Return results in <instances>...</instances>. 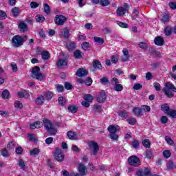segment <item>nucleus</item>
I'll return each instance as SVG.
<instances>
[{
    "label": "nucleus",
    "mask_w": 176,
    "mask_h": 176,
    "mask_svg": "<svg viewBox=\"0 0 176 176\" xmlns=\"http://www.w3.org/2000/svg\"><path fill=\"white\" fill-rule=\"evenodd\" d=\"M142 144L144 148H151V140L149 139H144L142 141Z\"/></svg>",
    "instance_id": "38"
},
{
    "label": "nucleus",
    "mask_w": 176,
    "mask_h": 176,
    "mask_svg": "<svg viewBox=\"0 0 176 176\" xmlns=\"http://www.w3.org/2000/svg\"><path fill=\"white\" fill-rule=\"evenodd\" d=\"M165 87L166 88H163L162 91L164 93V95L168 98H173L174 97V94L176 93V87L173 85V83L168 82L165 83ZM173 91V93L171 91Z\"/></svg>",
    "instance_id": "2"
},
{
    "label": "nucleus",
    "mask_w": 176,
    "mask_h": 176,
    "mask_svg": "<svg viewBox=\"0 0 176 176\" xmlns=\"http://www.w3.org/2000/svg\"><path fill=\"white\" fill-rule=\"evenodd\" d=\"M58 104H60L61 107H64L65 105V102H67V100L64 97L60 96L58 98Z\"/></svg>",
    "instance_id": "49"
},
{
    "label": "nucleus",
    "mask_w": 176,
    "mask_h": 176,
    "mask_svg": "<svg viewBox=\"0 0 176 176\" xmlns=\"http://www.w3.org/2000/svg\"><path fill=\"white\" fill-rule=\"evenodd\" d=\"M11 12L14 17H19L20 14V8L19 7H14L11 10Z\"/></svg>",
    "instance_id": "31"
},
{
    "label": "nucleus",
    "mask_w": 176,
    "mask_h": 176,
    "mask_svg": "<svg viewBox=\"0 0 176 176\" xmlns=\"http://www.w3.org/2000/svg\"><path fill=\"white\" fill-rule=\"evenodd\" d=\"M132 89L133 90H141V89H142V85L140 83H135Z\"/></svg>",
    "instance_id": "63"
},
{
    "label": "nucleus",
    "mask_w": 176,
    "mask_h": 176,
    "mask_svg": "<svg viewBox=\"0 0 176 176\" xmlns=\"http://www.w3.org/2000/svg\"><path fill=\"white\" fill-rule=\"evenodd\" d=\"M118 115L120 118H129V113L126 111H119Z\"/></svg>",
    "instance_id": "56"
},
{
    "label": "nucleus",
    "mask_w": 176,
    "mask_h": 176,
    "mask_svg": "<svg viewBox=\"0 0 176 176\" xmlns=\"http://www.w3.org/2000/svg\"><path fill=\"white\" fill-rule=\"evenodd\" d=\"M131 145H132V148L137 149V148L140 146V142L137 140H135L131 142Z\"/></svg>",
    "instance_id": "55"
},
{
    "label": "nucleus",
    "mask_w": 176,
    "mask_h": 176,
    "mask_svg": "<svg viewBox=\"0 0 176 176\" xmlns=\"http://www.w3.org/2000/svg\"><path fill=\"white\" fill-rule=\"evenodd\" d=\"M1 96L2 98H3L4 100H9V98H10V93L8 89H5L4 91H3Z\"/></svg>",
    "instance_id": "33"
},
{
    "label": "nucleus",
    "mask_w": 176,
    "mask_h": 176,
    "mask_svg": "<svg viewBox=\"0 0 176 176\" xmlns=\"http://www.w3.org/2000/svg\"><path fill=\"white\" fill-rule=\"evenodd\" d=\"M107 100V94L105 92H100L98 97L96 98L97 102H105Z\"/></svg>",
    "instance_id": "14"
},
{
    "label": "nucleus",
    "mask_w": 176,
    "mask_h": 176,
    "mask_svg": "<svg viewBox=\"0 0 176 176\" xmlns=\"http://www.w3.org/2000/svg\"><path fill=\"white\" fill-rule=\"evenodd\" d=\"M139 47L142 49V50H148V45L144 42H140L138 43Z\"/></svg>",
    "instance_id": "50"
},
{
    "label": "nucleus",
    "mask_w": 176,
    "mask_h": 176,
    "mask_svg": "<svg viewBox=\"0 0 176 176\" xmlns=\"http://www.w3.org/2000/svg\"><path fill=\"white\" fill-rule=\"evenodd\" d=\"M167 115L168 116H170V118H173V119H176V110L175 109L170 110Z\"/></svg>",
    "instance_id": "59"
},
{
    "label": "nucleus",
    "mask_w": 176,
    "mask_h": 176,
    "mask_svg": "<svg viewBox=\"0 0 176 176\" xmlns=\"http://www.w3.org/2000/svg\"><path fill=\"white\" fill-rule=\"evenodd\" d=\"M74 58H76V60H79L80 58H83V52H82L80 50H76L74 52Z\"/></svg>",
    "instance_id": "22"
},
{
    "label": "nucleus",
    "mask_w": 176,
    "mask_h": 176,
    "mask_svg": "<svg viewBox=\"0 0 176 176\" xmlns=\"http://www.w3.org/2000/svg\"><path fill=\"white\" fill-rule=\"evenodd\" d=\"M168 170H173L174 168V162L173 161H169L166 164Z\"/></svg>",
    "instance_id": "64"
},
{
    "label": "nucleus",
    "mask_w": 176,
    "mask_h": 176,
    "mask_svg": "<svg viewBox=\"0 0 176 176\" xmlns=\"http://www.w3.org/2000/svg\"><path fill=\"white\" fill-rule=\"evenodd\" d=\"M66 47L69 52H72V50L76 49V44H75V42H69L66 44Z\"/></svg>",
    "instance_id": "24"
},
{
    "label": "nucleus",
    "mask_w": 176,
    "mask_h": 176,
    "mask_svg": "<svg viewBox=\"0 0 176 176\" xmlns=\"http://www.w3.org/2000/svg\"><path fill=\"white\" fill-rule=\"evenodd\" d=\"M102 111V107L101 105H95L94 107V111L95 113H100Z\"/></svg>",
    "instance_id": "52"
},
{
    "label": "nucleus",
    "mask_w": 176,
    "mask_h": 176,
    "mask_svg": "<svg viewBox=\"0 0 176 176\" xmlns=\"http://www.w3.org/2000/svg\"><path fill=\"white\" fill-rule=\"evenodd\" d=\"M161 21L164 24H166V23H168V21H170V14L167 13H164L162 15Z\"/></svg>",
    "instance_id": "25"
},
{
    "label": "nucleus",
    "mask_w": 176,
    "mask_h": 176,
    "mask_svg": "<svg viewBox=\"0 0 176 176\" xmlns=\"http://www.w3.org/2000/svg\"><path fill=\"white\" fill-rule=\"evenodd\" d=\"M14 105L17 109H21L23 108V103L19 100L15 101Z\"/></svg>",
    "instance_id": "60"
},
{
    "label": "nucleus",
    "mask_w": 176,
    "mask_h": 176,
    "mask_svg": "<svg viewBox=\"0 0 176 176\" xmlns=\"http://www.w3.org/2000/svg\"><path fill=\"white\" fill-rule=\"evenodd\" d=\"M67 109L69 112H71L72 113H76V112H78V107L75 106V104L69 105L67 107Z\"/></svg>",
    "instance_id": "34"
},
{
    "label": "nucleus",
    "mask_w": 176,
    "mask_h": 176,
    "mask_svg": "<svg viewBox=\"0 0 176 176\" xmlns=\"http://www.w3.org/2000/svg\"><path fill=\"white\" fill-rule=\"evenodd\" d=\"M19 28H20L21 31H22L23 32H25V31L28 30V26L27 25V23L21 21L19 22Z\"/></svg>",
    "instance_id": "26"
},
{
    "label": "nucleus",
    "mask_w": 176,
    "mask_h": 176,
    "mask_svg": "<svg viewBox=\"0 0 176 176\" xmlns=\"http://www.w3.org/2000/svg\"><path fill=\"white\" fill-rule=\"evenodd\" d=\"M54 21L56 25H64L67 21V17L64 15H56Z\"/></svg>",
    "instance_id": "8"
},
{
    "label": "nucleus",
    "mask_w": 176,
    "mask_h": 176,
    "mask_svg": "<svg viewBox=\"0 0 176 176\" xmlns=\"http://www.w3.org/2000/svg\"><path fill=\"white\" fill-rule=\"evenodd\" d=\"M128 164L133 167H140V166H141V160L135 155L130 156L128 158Z\"/></svg>",
    "instance_id": "4"
},
{
    "label": "nucleus",
    "mask_w": 176,
    "mask_h": 176,
    "mask_svg": "<svg viewBox=\"0 0 176 176\" xmlns=\"http://www.w3.org/2000/svg\"><path fill=\"white\" fill-rule=\"evenodd\" d=\"M130 10V6L129 3H124L123 6L118 7L116 13L118 16H122L126 14V12Z\"/></svg>",
    "instance_id": "5"
},
{
    "label": "nucleus",
    "mask_w": 176,
    "mask_h": 176,
    "mask_svg": "<svg viewBox=\"0 0 176 176\" xmlns=\"http://www.w3.org/2000/svg\"><path fill=\"white\" fill-rule=\"evenodd\" d=\"M153 86L156 91H160V90H162V86L160 85V83L157 82H153Z\"/></svg>",
    "instance_id": "51"
},
{
    "label": "nucleus",
    "mask_w": 176,
    "mask_h": 176,
    "mask_svg": "<svg viewBox=\"0 0 176 176\" xmlns=\"http://www.w3.org/2000/svg\"><path fill=\"white\" fill-rule=\"evenodd\" d=\"M89 74V72H87V69L84 68H79L77 72H76V76H78V78H83V76H86V75Z\"/></svg>",
    "instance_id": "10"
},
{
    "label": "nucleus",
    "mask_w": 176,
    "mask_h": 176,
    "mask_svg": "<svg viewBox=\"0 0 176 176\" xmlns=\"http://www.w3.org/2000/svg\"><path fill=\"white\" fill-rule=\"evenodd\" d=\"M69 36H71V34H69V29L68 28H65L63 29V37L65 39H69Z\"/></svg>",
    "instance_id": "37"
},
{
    "label": "nucleus",
    "mask_w": 176,
    "mask_h": 176,
    "mask_svg": "<svg viewBox=\"0 0 176 176\" xmlns=\"http://www.w3.org/2000/svg\"><path fill=\"white\" fill-rule=\"evenodd\" d=\"M67 136L68 137L69 140H76V133L72 131H67Z\"/></svg>",
    "instance_id": "30"
},
{
    "label": "nucleus",
    "mask_w": 176,
    "mask_h": 176,
    "mask_svg": "<svg viewBox=\"0 0 176 176\" xmlns=\"http://www.w3.org/2000/svg\"><path fill=\"white\" fill-rule=\"evenodd\" d=\"M43 123L45 130H47V133H50V135H56V134H57V129L54 127L53 122H52L50 120L44 118L43 120Z\"/></svg>",
    "instance_id": "1"
},
{
    "label": "nucleus",
    "mask_w": 176,
    "mask_h": 176,
    "mask_svg": "<svg viewBox=\"0 0 176 176\" xmlns=\"http://www.w3.org/2000/svg\"><path fill=\"white\" fill-rule=\"evenodd\" d=\"M78 171L81 176L87 175V168L83 164H80L78 166Z\"/></svg>",
    "instance_id": "12"
},
{
    "label": "nucleus",
    "mask_w": 176,
    "mask_h": 176,
    "mask_svg": "<svg viewBox=\"0 0 176 176\" xmlns=\"http://www.w3.org/2000/svg\"><path fill=\"white\" fill-rule=\"evenodd\" d=\"M122 53L124 56L122 57V60L124 63H126L130 60V54H129V50L127 49L124 48L122 50Z\"/></svg>",
    "instance_id": "16"
},
{
    "label": "nucleus",
    "mask_w": 176,
    "mask_h": 176,
    "mask_svg": "<svg viewBox=\"0 0 176 176\" xmlns=\"http://www.w3.org/2000/svg\"><path fill=\"white\" fill-rule=\"evenodd\" d=\"M44 6V12L46 13V14H50V12H52V10L50 9V6L47 3H43Z\"/></svg>",
    "instance_id": "43"
},
{
    "label": "nucleus",
    "mask_w": 176,
    "mask_h": 176,
    "mask_svg": "<svg viewBox=\"0 0 176 176\" xmlns=\"http://www.w3.org/2000/svg\"><path fill=\"white\" fill-rule=\"evenodd\" d=\"M18 166H19L20 168L24 170V168H25V162H24V160L20 158L18 161Z\"/></svg>",
    "instance_id": "46"
},
{
    "label": "nucleus",
    "mask_w": 176,
    "mask_h": 176,
    "mask_svg": "<svg viewBox=\"0 0 176 176\" xmlns=\"http://www.w3.org/2000/svg\"><path fill=\"white\" fill-rule=\"evenodd\" d=\"M91 47V45L89 42H83L81 44V49L84 50L85 52H87V50H90V48Z\"/></svg>",
    "instance_id": "23"
},
{
    "label": "nucleus",
    "mask_w": 176,
    "mask_h": 176,
    "mask_svg": "<svg viewBox=\"0 0 176 176\" xmlns=\"http://www.w3.org/2000/svg\"><path fill=\"white\" fill-rule=\"evenodd\" d=\"M164 159H170L171 157V151L170 150H165L162 153Z\"/></svg>",
    "instance_id": "39"
},
{
    "label": "nucleus",
    "mask_w": 176,
    "mask_h": 176,
    "mask_svg": "<svg viewBox=\"0 0 176 176\" xmlns=\"http://www.w3.org/2000/svg\"><path fill=\"white\" fill-rule=\"evenodd\" d=\"M84 100H85V101L88 102H92L94 98H93V96H91V94H87L84 96Z\"/></svg>",
    "instance_id": "53"
},
{
    "label": "nucleus",
    "mask_w": 176,
    "mask_h": 176,
    "mask_svg": "<svg viewBox=\"0 0 176 176\" xmlns=\"http://www.w3.org/2000/svg\"><path fill=\"white\" fill-rule=\"evenodd\" d=\"M127 123L131 126H134L137 123V119L135 118H130L126 120Z\"/></svg>",
    "instance_id": "44"
},
{
    "label": "nucleus",
    "mask_w": 176,
    "mask_h": 176,
    "mask_svg": "<svg viewBox=\"0 0 176 176\" xmlns=\"http://www.w3.org/2000/svg\"><path fill=\"white\" fill-rule=\"evenodd\" d=\"M165 141L168 144V145H170L171 146H175V142H174V140L170 138L168 135L165 136Z\"/></svg>",
    "instance_id": "36"
},
{
    "label": "nucleus",
    "mask_w": 176,
    "mask_h": 176,
    "mask_svg": "<svg viewBox=\"0 0 176 176\" xmlns=\"http://www.w3.org/2000/svg\"><path fill=\"white\" fill-rule=\"evenodd\" d=\"M113 89L115 91H122L123 90V85L122 84L113 85Z\"/></svg>",
    "instance_id": "41"
},
{
    "label": "nucleus",
    "mask_w": 176,
    "mask_h": 176,
    "mask_svg": "<svg viewBox=\"0 0 176 176\" xmlns=\"http://www.w3.org/2000/svg\"><path fill=\"white\" fill-rule=\"evenodd\" d=\"M93 67L95 69H99L100 71L102 69V65H101V63L98 60H94L93 61Z\"/></svg>",
    "instance_id": "21"
},
{
    "label": "nucleus",
    "mask_w": 176,
    "mask_h": 176,
    "mask_svg": "<svg viewBox=\"0 0 176 176\" xmlns=\"http://www.w3.org/2000/svg\"><path fill=\"white\" fill-rule=\"evenodd\" d=\"M145 156L146 159H152V157H153V153L151 150H146Z\"/></svg>",
    "instance_id": "58"
},
{
    "label": "nucleus",
    "mask_w": 176,
    "mask_h": 176,
    "mask_svg": "<svg viewBox=\"0 0 176 176\" xmlns=\"http://www.w3.org/2000/svg\"><path fill=\"white\" fill-rule=\"evenodd\" d=\"M64 86L66 90H72V89H74V86H72V84L68 82H65Z\"/></svg>",
    "instance_id": "61"
},
{
    "label": "nucleus",
    "mask_w": 176,
    "mask_h": 176,
    "mask_svg": "<svg viewBox=\"0 0 176 176\" xmlns=\"http://www.w3.org/2000/svg\"><path fill=\"white\" fill-rule=\"evenodd\" d=\"M154 43L156 46H163L164 45V38L162 36H156L154 39Z\"/></svg>",
    "instance_id": "13"
},
{
    "label": "nucleus",
    "mask_w": 176,
    "mask_h": 176,
    "mask_svg": "<svg viewBox=\"0 0 176 176\" xmlns=\"http://www.w3.org/2000/svg\"><path fill=\"white\" fill-rule=\"evenodd\" d=\"M94 41L96 43H99L100 45H104V38L98 36H94Z\"/></svg>",
    "instance_id": "40"
},
{
    "label": "nucleus",
    "mask_w": 176,
    "mask_h": 176,
    "mask_svg": "<svg viewBox=\"0 0 176 176\" xmlns=\"http://www.w3.org/2000/svg\"><path fill=\"white\" fill-rule=\"evenodd\" d=\"M35 19L37 23H43L46 20L45 16L42 14L36 15Z\"/></svg>",
    "instance_id": "35"
},
{
    "label": "nucleus",
    "mask_w": 176,
    "mask_h": 176,
    "mask_svg": "<svg viewBox=\"0 0 176 176\" xmlns=\"http://www.w3.org/2000/svg\"><path fill=\"white\" fill-rule=\"evenodd\" d=\"M30 127L32 130H35V129H42V127H43V123L41 121H36L30 124Z\"/></svg>",
    "instance_id": "11"
},
{
    "label": "nucleus",
    "mask_w": 176,
    "mask_h": 176,
    "mask_svg": "<svg viewBox=\"0 0 176 176\" xmlns=\"http://www.w3.org/2000/svg\"><path fill=\"white\" fill-rule=\"evenodd\" d=\"M64 157H65V155L63 153V151L61 148H56L54 152V159L57 162H63L64 160Z\"/></svg>",
    "instance_id": "7"
},
{
    "label": "nucleus",
    "mask_w": 176,
    "mask_h": 176,
    "mask_svg": "<svg viewBox=\"0 0 176 176\" xmlns=\"http://www.w3.org/2000/svg\"><path fill=\"white\" fill-rule=\"evenodd\" d=\"M164 33L166 36H170L173 34V28L170 25H167L164 28Z\"/></svg>",
    "instance_id": "20"
},
{
    "label": "nucleus",
    "mask_w": 176,
    "mask_h": 176,
    "mask_svg": "<svg viewBox=\"0 0 176 176\" xmlns=\"http://www.w3.org/2000/svg\"><path fill=\"white\" fill-rule=\"evenodd\" d=\"M43 96H44V98L46 101H50L54 96V94L50 91H47L44 93Z\"/></svg>",
    "instance_id": "18"
},
{
    "label": "nucleus",
    "mask_w": 176,
    "mask_h": 176,
    "mask_svg": "<svg viewBox=\"0 0 176 176\" xmlns=\"http://www.w3.org/2000/svg\"><path fill=\"white\" fill-rule=\"evenodd\" d=\"M34 79H36L37 80H40V82H42L43 79H45V76L43 74L39 72L32 76Z\"/></svg>",
    "instance_id": "29"
},
{
    "label": "nucleus",
    "mask_w": 176,
    "mask_h": 176,
    "mask_svg": "<svg viewBox=\"0 0 176 176\" xmlns=\"http://www.w3.org/2000/svg\"><path fill=\"white\" fill-rule=\"evenodd\" d=\"M1 154L3 156V157H9V151L6 148H4L1 150Z\"/></svg>",
    "instance_id": "57"
},
{
    "label": "nucleus",
    "mask_w": 176,
    "mask_h": 176,
    "mask_svg": "<svg viewBox=\"0 0 176 176\" xmlns=\"http://www.w3.org/2000/svg\"><path fill=\"white\" fill-rule=\"evenodd\" d=\"M57 68H63V67H68V62L65 59H59L56 62Z\"/></svg>",
    "instance_id": "17"
},
{
    "label": "nucleus",
    "mask_w": 176,
    "mask_h": 176,
    "mask_svg": "<svg viewBox=\"0 0 176 176\" xmlns=\"http://www.w3.org/2000/svg\"><path fill=\"white\" fill-rule=\"evenodd\" d=\"M133 13L134 16H133V20L135 19H137L140 16V8H135L133 9Z\"/></svg>",
    "instance_id": "47"
},
{
    "label": "nucleus",
    "mask_w": 176,
    "mask_h": 176,
    "mask_svg": "<svg viewBox=\"0 0 176 176\" xmlns=\"http://www.w3.org/2000/svg\"><path fill=\"white\" fill-rule=\"evenodd\" d=\"M41 57L43 60H49V58H50V52L46 50L43 51L41 53Z\"/></svg>",
    "instance_id": "32"
},
{
    "label": "nucleus",
    "mask_w": 176,
    "mask_h": 176,
    "mask_svg": "<svg viewBox=\"0 0 176 176\" xmlns=\"http://www.w3.org/2000/svg\"><path fill=\"white\" fill-rule=\"evenodd\" d=\"M25 39L20 35H15L11 39V45L13 47H20L24 45Z\"/></svg>",
    "instance_id": "3"
},
{
    "label": "nucleus",
    "mask_w": 176,
    "mask_h": 176,
    "mask_svg": "<svg viewBox=\"0 0 176 176\" xmlns=\"http://www.w3.org/2000/svg\"><path fill=\"white\" fill-rule=\"evenodd\" d=\"M151 174V169L149 168H139L136 170V176H149Z\"/></svg>",
    "instance_id": "9"
},
{
    "label": "nucleus",
    "mask_w": 176,
    "mask_h": 176,
    "mask_svg": "<svg viewBox=\"0 0 176 176\" xmlns=\"http://www.w3.org/2000/svg\"><path fill=\"white\" fill-rule=\"evenodd\" d=\"M161 109H162V112H164L166 115H168V113L170 111V107L168 106V104H167V103L163 104L161 106Z\"/></svg>",
    "instance_id": "27"
},
{
    "label": "nucleus",
    "mask_w": 176,
    "mask_h": 176,
    "mask_svg": "<svg viewBox=\"0 0 176 176\" xmlns=\"http://www.w3.org/2000/svg\"><path fill=\"white\" fill-rule=\"evenodd\" d=\"M36 104H37V105H43V104H45V96L42 95L38 96L36 99Z\"/></svg>",
    "instance_id": "28"
},
{
    "label": "nucleus",
    "mask_w": 176,
    "mask_h": 176,
    "mask_svg": "<svg viewBox=\"0 0 176 176\" xmlns=\"http://www.w3.org/2000/svg\"><path fill=\"white\" fill-rule=\"evenodd\" d=\"M41 72V67L39 66H35L32 69V76L36 75V74H39Z\"/></svg>",
    "instance_id": "45"
},
{
    "label": "nucleus",
    "mask_w": 176,
    "mask_h": 176,
    "mask_svg": "<svg viewBox=\"0 0 176 176\" xmlns=\"http://www.w3.org/2000/svg\"><path fill=\"white\" fill-rule=\"evenodd\" d=\"M107 130L110 133V134H113L115 133H118V131H120V128L118 129V127L115 125H109L107 127Z\"/></svg>",
    "instance_id": "19"
},
{
    "label": "nucleus",
    "mask_w": 176,
    "mask_h": 176,
    "mask_svg": "<svg viewBox=\"0 0 176 176\" xmlns=\"http://www.w3.org/2000/svg\"><path fill=\"white\" fill-rule=\"evenodd\" d=\"M84 83L86 85V86H91V85L93 83V79H91V78H90V77H87L85 80Z\"/></svg>",
    "instance_id": "54"
},
{
    "label": "nucleus",
    "mask_w": 176,
    "mask_h": 176,
    "mask_svg": "<svg viewBox=\"0 0 176 176\" xmlns=\"http://www.w3.org/2000/svg\"><path fill=\"white\" fill-rule=\"evenodd\" d=\"M142 111H143L142 108H140L137 107H134L132 110L133 115L137 116V118H140V116H142Z\"/></svg>",
    "instance_id": "15"
},
{
    "label": "nucleus",
    "mask_w": 176,
    "mask_h": 176,
    "mask_svg": "<svg viewBox=\"0 0 176 176\" xmlns=\"http://www.w3.org/2000/svg\"><path fill=\"white\" fill-rule=\"evenodd\" d=\"M109 138H111V140H112V141H118L119 140V135L116 134V133H110L109 135Z\"/></svg>",
    "instance_id": "48"
},
{
    "label": "nucleus",
    "mask_w": 176,
    "mask_h": 176,
    "mask_svg": "<svg viewBox=\"0 0 176 176\" xmlns=\"http://www.w3.org/2000/svg\"><path fill=\"white\" fill-rule=\"evenodd\" d=\"M99 3L104 8L105 6H108L111 3L109 2V0H100Z\"/></svg>",
    "instance_id": "62"
},
{
    "label": "nucleus",
    "mask_w": 176,
    "mask_h": 176,
    "mask_svg": "<svg viewBox=\"0 0 176 176\" xmlns=\"http://www.w3.org/2000/svg\"><path fill=\"white\" fill-rule=\"evenodd\" d=\"M39 152H41V150H39V148H34L30 151V156H35L36 155H39Z\"/></svg>",
    "instance_id": "42"
},
{
    "label": "nucleus",
    "mask_w": 176,
    "mask_h": 176,
    "mask_svg": "<svg viewBox=\"0 0 176 176\" xmlns=\"http://www.w3.org/2000/svg\"><path fill=\"white\" fill-rule=\"evenodd\" d=\"M89 147L91 148V152L94 156H97L98 151H100V146L98 143L95 141H91L89 142Z\"/></svg>",
    "instance_id": "6"
}]
</instances>
